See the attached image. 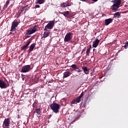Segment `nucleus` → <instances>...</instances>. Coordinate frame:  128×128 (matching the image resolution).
<instances>
[{"label":"nucleus","mask_w":128,"mask_h":128,"mask_svg":"<svg viewBox=\"0 0 128 128\" xmlns=\"http://www.w3.org/2000/svg\"><path fill=\"white\" fill-rule=\"evenodd\" d=\"M82 70H83L85 74H90V69H88L86 66H83Z\"/></svg>","instance_id":"f8f14e48"},{"label":"nucleus","mask_w":128,"mask_h":128,"mask_svg":"<svg viewBox=\"0 0 128 128\" xmlns=\"http://www.w3.org/2000/svg\"><path fill=\"white\" fill-rule=\"evenodd\" d=\"M81 2H86V0H80Z\"/></svg>","instance_id":"f704fd0d"},{"label":"nucleus","mask_w":128,"mask_h":128,"mask_svg":"<svg viewBox=\"0 0 128 128\" xmlns=\"http://www.w3.org/2000/svg\"><path fill=\"white\" fill-rule=\"evenodd\" d=\"M74 70L75 72H82V68H76V69H74Z\"/></svg>","instance_id":"a878e982"},{"label":"nucleus","mask_w":128,"mask_h":128,"mask_svg":"<svg viewBox=\"0 0 128 128\" xmlns=\"http://www.w3.org/2000/svg\"><path fill=\"white\" fill-rule=\"evenodd\" d=\"M90 48V50L92 49V45L90 46V48Z\"/></svg>","instance_id":"2f4dec72"},{"label":"nucleus","mask_w":128,"mask_h":128,"mask_svg":"<svg viewBox=\"0 0 128 128\" xmlns=\"http://www.w3.org/2000/svg\"><path fill=\"white\" fill-rule=\"evenodd\" d=\"M0 88H8L6 84L2 80H0Z\"/></svg>","instance_id":"1a4fd4ad"},{"label":"nucleus","mask_w":128,"mask_h":128,"mask_svg":"<svg viewBox=\"0 0 128 128\" xmlns=\"http://www.w3.org/2000/svg\"><path fill=\"white\" fill-rule=\"evenodd\" d=\"M54 22L51 20L48 22L47 25L45 26L44 30L48 31V30H52V28H54Z\"/></svg>","instance_id":"423d86ee"},{"label":"nucleus","mask_w":128,"mask_h":128,"mask_svg":"<svg viewBox=\"0 0 128 128\" xmlns=\"http://www.w3.org/2000/svg\"><path fill=\"white\" fill-rule=\"evenodd\" d=\"M8 4H10V0H8L5 4L4 6V10H6V8H8Z\"/></svg>","instance_id":"412c9836"},{"label":"nucleus","mask_w":128,"mask_h":128,"mask_svg":"<svg viewBox=\"0 0 128 128\" xmlns=\"http://www.w3.org/2000/svg\"><path fill=\"white\" fill-rule=\"evenodd\" d=\"M18 26V22L16 20H14L12 22V26L10 31L12 32H16V28Z\"/></svg>","instance_id":"20e7f679"},{"label":"nucleus","mask_w":128,"mask_h":128,"mask_svg":"<svg viewBox=\"0 0 128 128\" xmlns=\"http://www.w3.org/2000/svg\"><path fill=\"white\" fill-rule=\"evenodd\" d=\"M86 52V50L84 49V50L82 52L81 54H84V52Z\"/></svg>","instance_id":"7c9ffc66"},{"label":"nucleus","mask_w":128,"mask_h":128,"mask_svg":"<svg viewBox=\"0 0 128 128\" xmlns=\"http://www.w3.org/2000/svg\"><path fill=\"white\" fill-rule=\"evenodd\" d=\"M86 64H88V62H86Z\"/></svg>","instance_id":"e433bc0d"},{"label":"nucleus","mask_w":128,"mask_h":128,"mask_svg":"<svg viewBox=\"0 0 128 128\" xmlns=\"http://www.w3.org/2000/svg\"><path fill=\"white\" fill-rule=\"evenodd\" d=\"M38 26L34 25V28L27 30L25 34L26 38H30V34H34V32H36L38 30Z\"/></svg>","instance_id":"f03ea898"},{"label":"nucleus","mask_w":128,"mask_h":128,"mask_svg":"<svg viewBox=\"0 0 128 128\" xmlns=\"http://www.w3.org/2000/svg\"><path fill=\"white\" fill-rule=\"evenodd\" d=\"M90 48L87 49L86 51V56H90Z\"/></svg>","instance_id":"bb28decb"},{"label":"nucleus","mask_w":128,"mask_h":128,"mask_svg":"<svg viewBox=\"0 0 128 128\" xmlns=\"http://www.w3.org/2000/svg\"><path fill=\"white\" fill-rule=\"evenodd\" d=\"M51 110L55 112V114H58L60 112V106L56 103H53L50 106Z\"/></svg>","instance_id":"7ed1b4c3"},{"label":"nucleus","mask_w":128,"mask_h":128,"mask_svg":"<svg viewBox=\"0 0 128 128\" xmlns=\"http://www.w3.org/2000/svg\"><path fill=\"white\" fill-rule=\"evenodd\" d=\"M94 50H96V49H93V52H94Z\"/></svg>","instance_id":"c9c22d12"},{"label":"nucleus","mask_w":128,"mask_h":128,"mask_svg":"<svg viewBox=\"0 0 128 128\" xmlns=\"http://www.w3.org/2000/svg\"><path fill=\"white\" fill-rule=\"evenodd\" d=\"M21 76H26V75H24V74H22Z\"/></svg>","instance_id":"473e14b6"},{"label":"nucleus","mask_w":128,"mask_h":128,"mask_svg":"<svg viewBox=\"0 0 128 128\" xmlns=\"http://www.w3.org/2000/svg\"><path fill=\"white\" fill-rule=\"evenodd\" d=\"M30 70V65H25L22 67L21 72H28Z\"/></svg>","instance_id":"0eeeda50"},{"label":"nucleus","mask_w":128,"mask_h":128,"mask_svg":"<svg viewBox=\"0 0 128 128\" xmlns=\"http://www.w3.org/2000/svg\"><path fill=\"white\" fill-rule=\"evenodd\" d=\"M26 8V6H22V10H21V12H20L19 16L18 18H20V14H22V12H24V14H26V12L28 10Z\"/></svg>","instance_id":"f3484780"},{"label":"nucleus","mask_w":128,"mask_h":128,"mask_svg":"<svg viewBox=\"0 0 128 128\" xmlns=\"http://www.w3.org/2000/svg\"><path fill=\"white\" fill-rule=\"evenodd\" d=\"M72 38V33L70 32H68L65 36V37L64 38V42H70V40H71Z\"/></svg>","instance_id":"39448f33"},{"label":"nucleus","mask_w":128,"mask_h":128,"mask_svg":"<svg viewBox=\"0 0 128 128\" xmlns=\"http://www.w3.org/2000/svg\"><path fill=\"white\" fill-rule=\"evenodd\" d=\"M83 96L84 92H82L80 96H78L76 98H75L77 104L80 102V100H82V98Z\"/></svg>","instance_id":"9b49d317"},{"label":"nucleus","mask_w":128,"mask_h":128,"mask_svg":"<svg viewBox=\"0 0 128 128\" xmlns=\"http://www.w3.org/2000/svg\"><path fill=\"white\" fill-rule=\"evenodd\" d=\"M30 40H29L28 42L26 44V46H30Z\"/></svg>","instance_id":"c85d7f7f"},{"label":"nucleus","mask_w":128,"mask_h":128,"mask_svg":"<svg viewBox=\"0 0 128 128\" xmlns=\"http://www.w3.org/2000/svg\"><path fill=\"white\" fill-rule=\"evenodd\" d=\"M70 68H72L76 70L78 68V66L76 64H73L70 66Z\"/></svg>","instance_id":"b1692460"},{"label":"nucleus","mask_w":128,"mask_h":128,"mask_svg":"<svg viewBox=\"0 0 128 128\" xmlns=\"http://www.w3.org/2000/svg\"><path fill=\"white\" fill-rule=\"evenodd\" d=\"M77 104L76 100V99H74V100H72L70 106H72V104Z\"/></svg>","instance_id":"393cba45"},{"label":"nucleus","mask_w":128,"mask_h":128,"mask_svg":"<svg viewBox=\"0 0 128 128\" xmlns=\"http://www.w3.org/2000/svg\"><path fill=\"white\" fill-rule=\"evenodd\" d=\"M70 76V71H66L64 73L63 78H68Z\"/></svg>","instance_id":"a211bd4d"},{"label":"nucleus","mask_w":128,"mask_h":128,"mask_svg":"<svg viewBox=\"0 0 128 128\" xmlns=\"http://www.w3.org/2000/svg\"><path fill=\"white\" fill-rule=\"evenodd\" d=\"M36 47V44H32L30 45L28 52V54H30V52H32L34 50V48Z\"/></svg>","instance_id":"ddd939ff"},{"label":"nucleus","mask_w":128,"mask_h":128,"mask_svg":"<svg viewBox=\"0 0 128 128\" xmlns=\"http://www.w3.org/2000/svg\"><path fill=\"white\" fill-rule=\"evenodd\" d=\"M44 2V0H37L36 4H42Z\"/></svg>","instance_id":"4be33fe9"},{"label":"nucleus","mask_w":128,"mask_h":128,"mask_svg":"<svg viewBox=\"0 0 128 128\" xmlns=\"http://www.w3.org/2000/svg\"><path fill=\"white\" fill-rule=\"evenodd\" d=\"M120 12H116L114 14V18H120Z\"/></svg>","instance_id":"5701e85b"},{"label":"nucleus","mask_w":128,"mask_h":128,"mask_svg":"<svg viewBox=\"0 0 128 128\" xmlns=\"http://www.w3.org/2000/svg\"><path fill=\"white\" fill-rule=\"evenodd\" d=\"M111 2H112L114 4L111 6L110 10L113 12H118V10L120 8V6L122 4V0H113L111 1Z\"/></svg>","instance_id":"f257e3e1"},{"label":"nucleus","mask_w":128,"mask_h":128,"mask_svg":"<svg viewBox=\"0 0 128 128\" xmlns=\"http://www.w3.org/2000/svg\"><path fill=\"white\" fill-rule=\"evenodd\" d=\"M50 36V33L48 32H44L43 34V36L42 37L41 40H43V38H48Z\"/></svg>","instance_id":"6ab92c4d"},{"label":"nucleus","mask_w":128,"mask_h":128,"mask_svg":"<svg viewBox=\"0 0 128 128\" xmlns=\"http://www.w3.org/2000/svg\"><path fill=\"white\" fill-rule=\"evenodd\" d=\"M61 14H63L65 18H68L70 16H68V14H70V11H66L64 12H61Z\"/></svg>","instance_id":"dca6fc26"},{"label":"nucleus","mask_w":128,"mask_h":128,"mask_svg":"<svg viewBox=\"0 0 128 128\" xmlns=\"http://www.w3.org/2000/svg\"><path fill=\"white\" fill-rule=\"evenodd\" d=\"M34 114H37L38 116H40V114H42L40 109V108H36L34 112Z\"/></svg>","instance_id":"aec40b11"},{"label":"nucleus","mask_w":128,"mask_h":128,"mask_svg":"<svg viewBox=\"0 0 128 128\" xmlns=\"http://www.w3.org/2000/svg\"><path fill=\"white\" fill-rule=\"evenodd\" d=\"M100 40L96 39L93 42L92 48H96L100 44Z\"/></svg>","instance_id":"9d476101"},{"label":"nucleus","mask_w":128,"mask_h":128,"mask_svg":"<svg viewBox=\"0 0 128 128\" xmlns=\"http://www.w3.org/2000/svg\"><path fill=\"white\" fill-rule=\"evenodd\" d=\"M112 22V18H109L108 19L105 20V24L106 26H108Z\"/></svg>","instance_id":"4468645a"},{"label":"nucleus","mask_w":128,"mask_h":128,"mask_svg":"<svg viewBox=\"0 0 128 128\" xmlns=\"http://www.w3.org/2000/svg\"><path fill=\"white\" fill-rule=\"evenodd\" d=\"M22 80H24V77H22Z\"/></svg>","instance_id":"72a5a7b5"},{"label":"nucleus","mask_w":128,"mask_h":128,"mask_svg":"<svg viewBox=\"0 0 128 128\" xmlns=\"http://www.w3.org/2000/svg\"><path fill=\"white\" fill-rule=\"evenodd\" d=\"M26 48H28V46L26 45H24L21 48V50H26Z\"/></svg>","instance_id":"cd10ccee"},{"label":"nucleus","mask_w":128,"mask_h":128,"mask_svg":"<svg viewBox=\"0 0 128 128\" xmlns=\"http://www.w3.org/2000/svg\"><path fill=\"white\" fill-rule=\"evenodd\" d=\"M40 5H36V8H40Z\"/></svg>","instance_id":"c756f323"},{"label":"nucleus","mask_w":128,"mask_h":128,"mask_svg":"<svg viewBox=\"0 0 128 128\" xmlns=\"http://www.w3.org/2000/svg\"><path fill=\"white\" fill-rule=\"evenodd\" d=\"M10 118H6L4 119L3 124L5 126H6V128H10Z\"/></svg>","instance_id":"6e6552de"},{"label":"nucleus","mask_w":128,"mask_h":128,"mask_svg":"<svg viewBox=\"0 0 128 128\" xmlns=\"http://www.w3.org/2000/svg\"><path fill=\"white\" fill-rule=\"evenodd\" d=\"M70 2H63L60 4V6L62 8H67V6H70Z\"/></svg>","instance_id":"2eb2a0df"}]
</instances>
